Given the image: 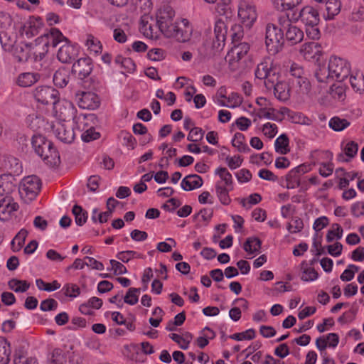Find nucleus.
<instances>
[{
    "label": "nucleus",
    "instance_id": "nucleus-1",
    "mask_svg": "<svg viewBox=\"0 0 364 364\" xmlns=\"http://www.w3.org/2000/svg\"><path fill=\"white\" fill-rule=\"evenodd\" d=\"M350 73V65L345 59L331 56L328 66L320 65L316 71V77L321 82H328L331 80L342 82Z\"/></svg>",
    "mask_w": 364,
    "mask_h": 364
},
{
    "label": "nucleus",
    "instance_id": "nucleus-2",
    "mask_svg": "<svg viewBox=\"0 0 364 364\" xmlns=\"http://www.w3.org/2000/svg\"><path fill=\"white\" fill-rule=\"evenodd\" d=\"M35 152L50 166H56L60 163V155L52 143L41 134H34L31 140Z\"/></svg>",
    "mask_w": 364,
    "mask_h": 364
},
{
    "label": "nucleus",
    "instance_id": "nucleus-3",
    "mask_svg": "<svg viewBox=\"0 0 364 364\" xmlns=\"http://www.w3.org/2000/svg\"><path fill=\"white\" fill-rule=\"evenodd\" d=\"M193 31V27L190 21L181 18L174 21L173 27L165 37L173 38L180 43H186L191 40Z\"/></svg>",
    "mask_w": 364,
    "mask_h": 364
},
{
    "label": "nucleus",
    "instance_id": "nucleus-4",
    "mask_svg": "<svg viewBox=\"0 0 364 364\" xmlns=\"http://www.w3.org/2000/svg\"><path fill=\"white\" fill-rule=\"evenodd\" d=\"M289 73L294 77L292 83L296 87V92L299 94H308L311 90V83L309 74L303 67L296 63H291Z\"/></svg>",
    "mask_w": 364,
    "mask_h": 364
},
{
    "label": "nucleus",
    "instance_id": "nucleus-5",
    "mask_svg": "<svg viewBox=\"0 0 364 364\" xmlns=\"http://www.w3.org/2000/svg\"><path fill=\"white\" fill-rule=\"evenodd\" d=\"M284 33L280 28L272 23H268L265 31V44L272 54L279 53L283 46Z\"/></svg>",
    "mask_w": 364,
    "mask_h": 364
},
{
    "label": "nucleus",
    "instance_id": "nucleus-6",
    "mask_svg": "<svg viewBox=\"0 0 364 364\" xmlns=\"http://www.w3.org/2000/svg\"><path fill=\"white\" fill-rule=\"evenodd\" d=\"M40 188V179L36 176H28L21 180L18 192L21 198L26 203H28L36 198Z\"/></svg>",
    "mask_w": 364,
    "mask_h": 364
},
{
    "label": "nucleus",
    "instance_id": "nucleus-7",
    "mask_svg": "<svg viewBox=\"0 0 364 364\" xmlns=\"http://www.w3.org/2000/svg\"><path fill=\"white\" fill-rule=\"evenodd\" d=\"M237 16L244 26L251 28L257 19V11L254 3L250 0H239Z\"/></svg>",
    "mask_w": 364,
    "mask_h": 364
},
{
    "label": "nucleus",
    "instance_id": "nucleus-8",
    "mask_svg": "<svg viewBox=\"0 0 364 364\" xmlns=\"http://www.w3.org/2000/svg\"><path fill=\"white\" fill-rule=\"evenodd\" d=\"M255 77L259 80H264L266 87L269 86V83H274L278 80V72L274 67L271 58H264L257 65Z\"/></svg>",
    "mask_w": 364,
    "mask_h": 364
},
{
    "label": "nucleus",
    "instance_id": "nucleus-9",
    "mask_svg": "<svg viewBox=\"0 0 364 364\" xmlns=\"http://www.w3.org/2000/svg\"><path fill=\"white\" fill-rule=\"evenodd\" d=\"M76 112L75 107L69 100H60L58 98L53 105V114L57 119L55 122H65L70 121Z\"/></svg>",
    "mask_w": 364,
    "mask_h": 364
},
{
    "label": "nucleus",
    "instance_id": "nucleus-10",
    "mask_svg": "<svg viewBox=\"0 0 364 364\" xmlns=\"http://www.w3.org/2000/svg\"><path fill=\"white\" fill-rule=\"evenodd\" d=\"M175 11L170 6H164L156 13V23L161 33L166 36L174 23Z\"/></svg>",
    "mask_w": 364,
    "mask_h": 364
},
{
    "label": "nucleus",
    "instance_id": "nucleus-11",
    "mask_svg": "<svg viewBox=\"0 0 364 364\" xmlns=\"http://www.w3.org/2000/svg\"><path fill=\"white\" fill-rule=\"evenodd\" d=\"M43 18L39 16H29L23 23L17 27L19 35L27 38H33L38 34L43 27Z\"/></svg>",
    "mask_w": 364,
    "mask_h": 364
},
{
    "label": "nucleus",
    "instance_id": "nucleus-12",
    "mask_svg": "<svg viewBox=\"0 0 364 364\" xmlns=\"http://www.w3.org/2000/svg\"><path fill=\"white\" fill-rule=\"evenodd\" d=\"M244 111L254 117V122L261 119L282 122L284 119V114L288 113V108L282 107L279 110H277L274 108H269V109H266L265 111L262 109L250 111L244 107Z\"/></svg>",
    "mask_w": 364,
    "mask_h": 364
},
{
    "label": "nucleus",
    "instance_id": "nucleus-13",
    "mask_svg": "<svg viewBox=\"0 0 364 364\" xmlns=\"http://www.w3.org/2000/svg\"><path fill=\"white\" fill-rule=\"evenodd\" d=\"M62 32L55 28H50V30L43 35L37 38V41L43 43V53H47L50 47L55 48L60 43L67 41Z\"/></svg>",
    "mask_w": 364,
    "mask_h": 364
},
{
    "label": "nucleus",
    "instance_id": "nucleus-14",
    "mask_svg": "<svg viewBox=\"0 0 364 364\" xmlns=\"http://www.w3.org/2000/svg\"><path fill=\"white\" fill-rule=\"evenodd\" d=\"M33 96L38 102L53 105L59 97V92L50 86H38L33 91Z\"/></svg>",
    "mask_w": 364,
    "mask_h": 364
},
{
    "label": "nucleus",
    "instance_id": "nucleus-15",
    "mask_svg": "<svg viewBox=\"0 0 364 364\" xmlns=\"http://www.w3.org/2000/svg\"><path fill=\"white\" fill-rule=\"evenodd\" d=\"M141 33L147 38L158 39L161 33L156 21L149 14H144L141 18L140 27Z\"/></svg>",
    "mask_w": 364,
    "mask_h": 364
},
{
    "label": "nucleus",
    "instance_id": "nucleus-16",
    "mask_svg": "<svg viewBox=\"0 0 364 364\" xmlns=\"http://www.w3.org/2000/svg\"><path fill=\"white\" fill-rule=\"evenodd\" d=\"M78 106L82 109H95L100 106V97L93 92L82 91L75 95Z\"/></svg>",
    "mask_w": 364,
    "mask_h": 364
},
{
    "label": "nucleus",
    "instance_id": "nucleus-17",
    "mask_svg": "<svg viewBox=\"0 0 364 364\" xmlns=\"http://www.w3.org/2000/svg\"><path fill=\"white\" fill-rule=\"evenodd\" d=\"M299 52L300 55L306 60L318 61L322 55V48L317 42H306L300 46Z\"/></svg>",
    "mask_w": 364,
    "mask_h": 364
},
{
    "label": "nucleus",
    "instance_id": "nucleus-18",
    "mask_svg": "<svg viewBox=\"0 0 364 364\" xmlns=\"http://www.w3.org/2000/svg\"><path fill=\"white\" fill-rule=\"evenodd\" d=\"M50 132H52L60 141L64 143H71L75 136L74 129L68 128L65 124L61 122H52Z\"/></svg>",
    "mask_w": 364,
    "mask_h": 364
},
{
    "label": "nucleus",
    "instance_id": "nucleus-19",
    "mask_svg": "<svg viewBox=\"0 0 364 364\" xmlns=\"http://www.w3.org/2000/svg\"><path fill=\"white\" fill-rule=\"evenodd\" d=\"M72 119L73 121V129L75 132L78 131L82 134L89 127L95 124L96 117L94 114H75Z\"/></svg>",
    "mask_w": 364,
    "mask_h": 364
},
{
    "label": "nucleus",
    "instance_id": "nucleus-20",
    "mask_svg": "<svg viewBox=\"0 0 364 364\" xmlns=\"http://www.w3.org/2000/svg\"><path fill=\"white\" fill-rule=\"evenodd\" d=\"M65 42V43L59 48L57 57L60 62L68 63H70L77 56L79 46L75 44H71L68 42V40Z\"/></svg>",
    "mask_w": 364,
    "mask_h": 364
},
{
    "label": "nucleus",
    "instance_id": "nucleus-21",
    "mask_svg": "<svg viewBox=\"0 0 364 364\" xmlns=\"http://www.w3.org/2000/svg\"><path fill=\"white\" fill-rule=\"evenodd\" d=\"M18 209V204L11 197L5 196L0 200V220H8Z\"/></svg>",
    "mask_w": 364,
    "mask_h": 364
},
{
    "label": "nucleus",
    "instance_id": "nucleus-22",
    "mask_svg": "<svg viewBox=\"0 0 364 364\" xmlns=\"http://www.w3.org/2000/svg\"><path fill=\"white\" fill-rule=\"evenodd\" d=\"M92 62L88 57L78 59L73 65V71L78 75L80 79L87 77L92 70Z\"/></svg>",
    "mask_w": 364,
    "mask_h": 364
},
{
    "label": "nucleus",
    "instance_id": "nucleus-23",
    "mask_svg": "<svg viewBox=\"0 0 364 364\" xmlns=\"http://www.w3.org/2000/svg\"><path fill=\"white\" fill-rule=\"evenodd\" d=\"M299 18L305 26H317L320 20L318 11L311 6H304L300 11Z\"/></svg>",
    "mask_w": 364,
    "mask_h": 364
},
{
    "label": "nucleus",
    "instance_id": "nucleus-24",
    "mask_svg": "<svg viewBox=\"0 0 364 364\" xmlns=\"http://www.w3.org/2000/svg\"><path fill=\"white\" fill-rule=\"evenodd\" d=\"M250 46L247 43H241L234 46L228 53L226 59L232 63L242 60L248 53Z\"/></svg>",
    "mask_w": 364,
    "mask_h": 364
},
{
    "label": "nucleus",
    "instance_id": "nucleus-25",
    "mask_svg": "<svg viewBox=\"0 0 364 364\" xmlns=\"http://www.w3.org/2000/svg\"><path fill=\"white\" fill-rule=\"evenodd\" d=\"M26 122L28 127L34 131L43 129L49 132L52 126V123H48L43 117L36 114L28 115Z\"/></svg>",
    "mask_w": 364,
    "mask_h": 364
},
{
    "label": "nucleus",
    "instance_id": "nucleus-26",
    "mask_svg": "<svg viewBox=\"0 0 364 364\" xmlns=\"http://www.w3.org/2000/svg\"><path fill=\"white\" fill-rule=\"evenodd\" d=\"M303 31L296 26L289 24L285 33V39L291 46L296 45L304 39Z\"/></svg>",
    "mask_w": 364,
    "mask_h": 364
},
{
    "label": "nucleus",
    "instance_id": "nucleus-27",
    "mask_svg": "<svg viewBox=\"0 0 364 364\" xmlns=\"http://www.w3.org/2000/svg\"><path fill=\"white\" fill-rule=\"evenodd\" d=\"M203 181L202 178L197 174L186 176L183 178L181 183V187L186 191H190L199 188L203 186Z\"/></svg>",
    "mask_w": 364,
    "mask_h": 364
},
{
    "label": "nucleus",
    "instance_id": "nucleus-28",
    "mask_svg": "<svg viewBox=\"0 0 364 364\" xmlns=\"http://www.w3.org/2000/svg\"><path fill=\"white\" fill-rule=\"evenodd\" d=\"M215 173L220 177V179L215 182V186L220 184L223 187H229L228 189H233L232 176L226 168L219 167L215 169Z\"/></svg>",
    "mask_w": 364,
    "mask_h": 364
},
{
    "label": "nucleus",
    "instance_id": "nucleus-29",
    "mask_svg": "<svg viewBox=\"0 0 364 364\" xmlns=\"http://www.w3.org/2000/svg\"><path fill=\"white\" fill-rule=\"evenodd\" d=\"M268 88L274 87V95L279 100L285 101L289 97V87L285 82L279 81L269 83Z\"/></svg>",
    "mask_w": 364,
    "mask_h": 364
},
{
    "label": "nucleus",
    "instance_id": "nucleus-30",
    "mask_svg": "<svg viewBox=\"0 0 364 364\" xmlns=\"http://www.w3.org/2000/svg\"><path fill=\"white\" fill-rule=\"evenodd\" d=\"M306 166L304 165L298 166L291 169L287 176V187L288 188H294L299 185V174L306 172Z\"/></svg>",
    "mask_w": 364,
    "mask_h": 364
},
{
    "label": "nucleus",
    "instance_id": "nucleus-31",
    "mask_svg": "<svg viewBox=\"0 0 364 364\" xmlns=\"http://www.w3.org/2000/svg\"><path fill=\"white\" fill-rule=\"evenodd\" d=\"M261 240L256 237H248L243 244V249L251 257H254L260 250Z\"/></svg>",
    "mask_w": 364,
    "mask_h": 364
},
{
    "label": "nucleus",
    "instance_id": "nucleus-32",
    "mask_svg": "<svg viewBox=\"0 0 364 364\" xmlns=\"http://www.w3.org/2000/svg\"><path fill=\"white\" fill-rule=\"evenodd\" d=\"M301 279L304 282H311L318 278V274L315 269L306 262L301 264Z\"/></svg>",
    "mask_w": 364,
    "mask_h": 364
},
{
    "label": "nucleus",
    "instance_id": "nucleus-33",
    "mask_svg": "<svg viewBox=\"0 0 364 364\" xmlns=\"http://www.w3.org/2000/svg\"><path fill=\"white\" fill-rule=\"evenodd\" d=\"M324 3L326 13L323 14V16L326 20H331L340 12L341 2L338 0H326Z\"/></svg>",
    "mask_w": 364,
    "mask_h": 364
},
{
    "label": "nucleus",
    "instance_id": "nucleus-34",
    "mask_svg": "<svg viewBox=\"0 0 364 364\" xmlns=\"http://www.w3.org/2000/svg\"><path fill=\"white\" fill-rule=\"evenodd\" d=\"M242 102V97L236 92H232L227 97H223V100L218 102L220 106L229 108H236L240 107Z\"/></svg>",
    "mask_w": 364,
    "mask_h": 364
},
{
    "label": "nucleus",
    "instance_id": "nucleus-35",
    "mask_svg": "<svg viewBox=\"0 0 364 364\" xmlns=\"http://www.w3.org/2000/svg\"><path fill=\"white\" fill-rule=\"evenodd\" d=\"M214 34L218 42V46L224 44L227 34V27L225 22L222 20H218L214 26Z\"/></svg>",
    "mask_w": 364,
    "mask_h": 364
},
{
    "label": "nucleus",
    "instance_id": "nucleus-36",
    "mask_svg": "<svg viewBox=\"0 0 364 364\" xmlns=\"http://www.w3.org/2000/svg\"><path fill=\"white\" fill-rule=\"evenodd\" d=\"M289 140L287 134H282L274 141L275 151L280 154H287L290 151Z\"/></svg>",
    "mask_w": 364,
    "mask_h": 364
},
{
    "label": "nucleus",
    "instance_id": "nucleus-37",
    "mask_svg": "<svg viewBox=\"0 0 364 364\" xmlns=\"http://www.w3.org/2000/svg\"><path fill=\"white\" fill-rule=\"evenodd\" d=\"M15 189L11 175L0 176V196H8Z\"/></svg>",
    "mask_w": 364,
    "mask_h": 364
},
{
    "label": "nucleus",
    "instance_id": "nucleus-38",
    "mask_svg": "<svg viewBox=\"0 0 364 364\" xmlns=\"http://www.w3.org/2000/svg\"><path fill=\"white\" fill-rule=\"evenodd\" d=\"M39 79V75L33 73H21L17 80V83L21 87H30Z\"/></svg>",
    "mask_w": 364,
    "mask_h": 364
},
{
    "label": "nucleus",
    "instance_id": "nucleus-39",
    "mask_svg": "<svg viewBox=\"0 0 364 364\" xmlns=\"http://www.w3.org/2000/svg\"><path fill=\"white\" fill-rule=\"evenodd\" d=\"M232 145L240 152L247 153L250 151L245 141V136L240 132L235 134L231 141Z\"/></svg>",
    "mask_w": 364,
    "mask_h": 364
},
{
    "label": "nucleus",
    "instance_id": "nucleus-40",
    "mask_svg": "<svg viewBox=\"0 0 364 364\" xmlns=\"http://www.w3.org/2000/svg\"><path fill=\"white\" fill-rule=\"evenodd\" d=\"M169 337L176 343H178L179 347L181 349L186 350L189 347V344L192 340L191 333L186 332L183 335H179L177 333H171L169 335Z\"/></svg>",
    "mask_w": 364,
    "mask_h": 364
},
{
    "label": "nucleus",
    "instance_id": "nucleus-41",
    "mask_svg": "<svg viewBox=\"0 0 364 364\" xmlns=\"http://www.w3.org/2000/svg\"><path fill=\"white\" fill-rule=\"evenodd\" d=\"M216 196L221 204L229 205L231 203V198L229 193L233 189H228L229 187H223L221 185L215 186Z\"/></svg>",
    "mask_w": 364,
    "mask_h": 364
},
{
    "label": "nucleus",
    "instance_id": "nucleus-42",
    "mask_svg": "<svg viewBox=\"0 0 364 364\" xmlns=\"http://www.w3.org/2000/svg\"><path fill=\"white\" fill-rule=\"evenodd\" d=\"M69 82V73L65 69H59L53 75L54 84L60 87H65Z\"/></svg>",
    "mask_w": 364,
    "mask_h": 364
},
{
    "label": "nucleus",
    "instance_id": "nucleus-43",
    "mask_svg": "<svg viewBox=\"0 0 364 364\" xmlns=\"http://www.w3.org/2000/svg\"><path fill=\"white\" fill-rule=\"evenodd\" d=\"M85 46L87 47V49L95 55H98L102 53V45L101 42L92 35L87 36Z\"/></svg>",
    "mask_w": 364,
    "mask_h": 364
},
{
    "label": "nucleus",
    "instance_id": "nucleus-44",
    "mask_svg": "<svg viewBox=\"0 0 364 364\" xmlns=\"http://www.w3.org/2000/svg\"><path fill=\"white\" fill-rule=\"evenodd\" d=\"M114 62L117 65L124 68L127 73H132L136 69L134 62L129 58H125L122 55H117L115 58Z\"/></svg>",
    "mask_w": 364,
    "mask_h": 364
},
{
    "label": "nucleus",
    "instance_id": "nucleus-45",
    "mask_svg": "<svg viewBox=\"0 0 364 364\" xmlns=\"http://www.w3.org/2000/svg\"><path fill=\"white\" fill-rule=\"evenodd\" d=\"M350 82L354 90L357 92L364 91V75L362 73H353L350 77Z\"/></svg>",
    "mask_w": 364,
    "mask_h": 364
},
{
    "label": "nucleus",
    "instance_id": "nucleus-46",
    "mask_svg": "<svg viewBox=\"0 0 364 364\" xmlns=\"http://www.w3.org/2000/svg\"><path fill=\"white\" fill-rule=\"evenodd\" d=\"M9 287L16 293H23L29 289L30 283L26 280L12 279L9 282Z\"/></svg>",
    "mask_w": 364,
    "mask_h": 364
},
{
    "label": "nucleus",
    "instance_id": "nucleus-47",
    "mask_svg": "<svg viewBox=\"0 0 364 364\" xmlns=\"http://www.w3.org/2000/svg\"><path fill=\"white\" fill-rule=\"evenodd\" d=\"M285 115H287L293 123L303 125H310L311 124V120L301 112H291L288 109V113H285L284 116Z\"/></svg>",
    "mask_w": 364,
    "mask_h": 364
},
{
    "label": "nucleus",
    "instance_id": "nucleus-48",
    "mask_svg": "<svg viewBox=\"0 0 364 364\" xmlns=\"http://www.w3.org/2000/svg\"><path fill=\"white\" fill-rule=\"evenodd\" d=\"M11 354L10 345L7 341L0 337V364H7Z\"/></svg>",
    "mask_w": 364,
    "mask_h": 364
},
{
    "label": "nucleus",
    "instance_id": "nucleus-49",
    "mask_svg": "<svg viewBox=\"0 0 364 364\" xmlns=\"http://www.w3.org/2000/svg\"><path fill=\"white\" fill-rule=\"evenodd\" d=\"M36 284L37 288L41 291L51 292L60 288L61 284L57 280H53L51 283H46L42 279H36Z\"/></svg>",
    "mask_w": 364,
    "mask_h": 364
},
{
    "label": "nucleus",
    "instance_id": "nucleus-50",
    "mask_svg": "<svg viewBox=\"0 0 364 364\" xmlns=\"http://www.w3.org/2000/svg\"><path fill=\"white\" fill-rule=\"evenodd\" d=\"M141 293L139 288H129L126 294L123 296V301L130 306L136 304L139 301V296Z\"/></svg>",
    "mask_w": 364,
    "mask_h": 364
},
{
    "label": "nucleus",
    "instance_id": "nucleus-51",
    "mask_svg": "<svg viewBox=\"0 0 364 364\" xmlns=\"http://www.w3.org/2000/svg\"><path fill=\"white\" fill-rule=\"evenodd\" d=\"M259 130L262 132L264 136L272 139L277 135L278 132V127L276 124L266 122L259 127Z\"/></svg>",
    "mask_w": 364,
    "mask_h": 364
},
{
    "label": "nucleus",
    "instance_id": "nucleus-52",
    "mask_svg": "<svg viewBox=\"0 0 364 364\" xmlns=\"http://www.w3.org/2000/svg\"><path fill=\"white\" fill-rule=\"evenodd\" d=\"M328 125L334 131L341 132L347 128L350 122L347 119L334 117L329 120Z\"/></svg>",
    "mask_w": 364,
    "mask_h": 364
},
{
    "label": "nucleus",
    "instance_id": "nucleus-53",
    "mask_svg": "<svg viewBox=\"0 0 364 364\" xmlns=\"http://www.w3.org/2000/svg\"><path fill=\"white\" fill-rule=\"evenodd\" d=\"M73 213L77 225L81 226L87 221V214L80 206L77 205H74L73 208Z\"/></svg>",
    "mask_w": 364,
    "mask_h": 364
},
{
    "label": "nucleus",
    "instance_id": "nucleus-54",
    "mask_svg": "<svg viewBox=\"0 0 364 364\" xmlns=\"http://www.w3.org/2000/svg\"><path fill=\"white\" fill-rule=\"evenodd\" d=\"M343 236V229L338 224H333L332 228L326 234V240L328 242H333L335 240H340Z\"/></svg>",
    "mask_w": 364,
    "mask_h": 364
},
{
    "label": "nucleus",
    "instance_id": "nucleus-55",
    "mask_svg": "<svg viewBox=\"0 0 364 364\" xmlns=\"http://www.w3.org/2000/svg\"><path fill=\"white\" fill-rule=\"evenodd\" d=\"M359 269L358 266L353 264H348L347 268L341 274L340 279L343 282H350L354 278L355 274L358 272Z\"/></svg>",
    "mask_w": 364,
    "mask_h": 364
},
{
    "label": "nucleus",
    "instance_id": "nucleus-56",
    "mask_svg": "<svg viewBox=\"0 0 364 364\" xmlns=\"http://www.w3.org/2000/svg\"><path fill=\"white\" fill-rule=\"evenodd\" d=\"M255 337V332L252 328L247 329L241 333H235L229 336L230 338L237 341H250Z\"/></svg>",
    "mask_w": 364,
    "mask_h": 364
},
{
    "label": "nucleus",
    "instance_id": "nucleus-57",
    "mask_svg": "<svg viewBox=\"0 0 364 364\" xmlns=\"http://www.w3.org/2000/svg\"><path fill=\"white\" fill-rule=\"evenodd\" d=\"M16 41L15 38H8L6 33L0 32V42L5 51H11L16 44Z\"/></svg>",
    "mask_w": 364,
    "mask_h": 364
},
{
    "label": "nucleus",
    "instance_id": "nucleus-58",
    "mask_svg": "<svg viewBox=\"0 0 364 364\" xmlns=\"http://www.w3.org/2000/svg\"><path fill=\"white\" fill-rule=\"evenodd\" d=\"M64 294L70 298H76L80 294V288L75 284H65L62 288Z\"/></svg>",
    "mask_w": 364,
    "mask_h": 364
},
{
    "label": "nucleus",
    "instance_id": "nucleus-59",
    "mask_svg": "<svg viewBox=\"0 0 364 364\" xmlns=\"http://www.w3.org/2000/svg\"><path fill=\"white\" fill-rule=\"evenodd\" d=\"M120 136L122 139V144L124 146H126L129 150L134 149L136 144V141L129 132H121Z\"/></svg>",
    "mask_w": 364,
    "mask_h": 364
},
{
    "label": "nucleus",
    "instance_id": "nucleus-60",
    "mask_svg": "<svg viewBox=\"0 0 364 364\" xmlns=\"http://www.w3.org/2000/svg\"><path fill=\"white\" fill-rule=\"evenodd\" d=\"M100 137V133L96 132L94 125H91L81 134V139L85 142H90Z\"/></svg>",
    "mask_w": 364,
    "mask_h": 364
},
{
    "label": "nucleus",
    "instance_id": "nucleus-61",
    "mask_svg": "<svg viewBox=\"0 0 364 364\" xmlns=\"http://www.w3.org/2000/svg\"><path fill=\"white\" fill-rule=\"evenodd\" d=\"M176 242L174 239L168 237L164 242H160L157 244L156 249L161 252H169L172 247H176Z\"/></svg>",
    "mask_w": 364,
    "mask_h": 364
},
{
    "label": "nucleus",
    "instance_id": "nucleus-62",
    "mask_svg": "<svg viewBox=\"0 0 364 364\" xmlns=\"http://www.w3.org/2000/svg\"><path fill=\"white\" fill-rule=\"evenodd\" d=\"M109 264L111 267H108L107 270L113 271L114 274L116 275L124 274L127 272V267L117 260L110 259Z\"/></svg>",
    "mask_w": 364,
    "mask_h": 364
},
{
    "label": "nucleus",
    "instance_id": "nucleus-63",
    "mask_svg": "<svg viewBox=\"0 0 364 364\" xmlns=\"http://www.w3.org/2000/svg\"><path fill=\"white\" fill-rule=\"evenodd\" d=\"M302 0H278L277 5L280 6L282 10H292L301 3Z\"/></svg>",
    "mask_w": 364,
    "mask_h": 364
},
{
    "label": "nucleus",
    "instance_id": "nucleus-64",
    "mask_svg": "<svg viewBox=\"0 0 364 364\" xmlns=\"http://www.w3.org/2000/svg\"><path fill=\"white\" fill-rule=\"evenodd\" d=\"M304 228V223L299 218H294L287 225V230L291 233H297Z\"/></svg>",
    "mask_w": 364,
    "mask_h": 364
}]
</instances>
